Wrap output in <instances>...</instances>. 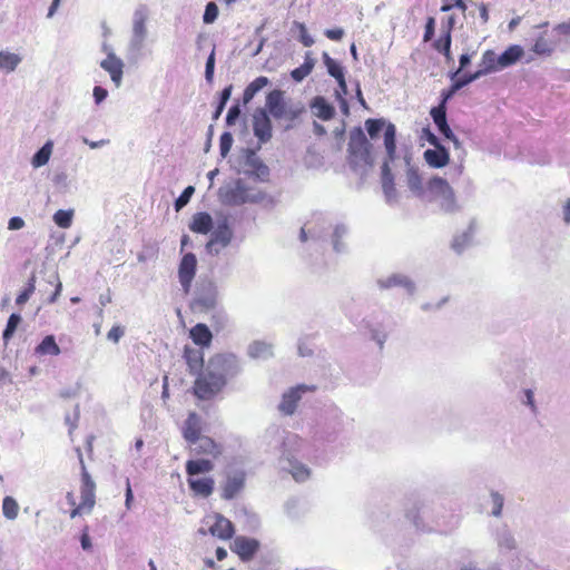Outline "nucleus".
I'll use <instances>...</instances> for the list:
<instances>
[{"mask_svg":"<svg viewBox=\"0 0 570 570\" xmlns=\"http://www.w3.org/2000/svg\"><path fill=\"white\" fill-rule=\"evenodd\" d=\"M187 444L190 453L196 456L185 464L189 490L195 497L208 498L215 490V480L212 476L200 478L199 474H207L214 470V460L222 455L223 446L207 435H202L197 441Z\"/></svg>","mask_w":570,"mask_h":570,"instance_id":"nucleus-1","label":"nucleus"},{"mask_svg":"<svg viewBox=\"0 0 570 570\" xmlns=\"http://www.w3.org/2000/svg\"><path fill=\"white\" fill-rule=\"evenodd\" d=\"M240 371L239 360L233 353H217L209 357L205 368L197 374L193 394L203 401L216 397L229 379Z\"/></svg>","mask_w":570,"mask_h":570,"instance_id":"nucleus-2","label":"nucleus"},{"mask_svg":"<svg viewBox=\"0 0 570 570\" xmlns=\"http://www.w3.org/2000/svg\"><path fill=\"white\" fill-rule=\"evenodd\" d=\"M347 163L354 171L367 173L374 165L373 146L361 128L350 132Z\"/></svg>","mask_w":570,"mask_h":570,"instance_id":"nucleus-3","label":"nucleus"},{"mask_svg":"<svg viewBox=\"0 0 570 570\" xmlns=\"http://www.w3.org/2000/svg\"><path fill=\"white\" fill-rule=\"evenodd\" d=\"M80 466H81V485H80V497L81 502L79 504L76 503V499L72 492L67 493V501L72 507L70 511V518H76L77 515L88 514L92 511L96 504V484L91 479L89 472L87 471L85 461L80 455Z\"/></svg>","mask_w":570,"mask_h":570,"instance_id":"nucleus-4","label":"nucleus"},{"mask_svg":"<svg viewBox=\"0 0 570 570\" xmlns=\"http://www.w3.org/2000/svg\"><path fill=\"white\" fill-rule=\"evenodd\" d=\"M430 200L440 203V208L445 213H452L458 208L455 194L450 184L442 177H432L426 185Z\"/></svg>","mask_w":570,"mask_h":570,"instance_id":"nucleus-5","label":"nucleus"},{"mask_svg":"<svg viewBox=\"0 0 570 570\" xmlns=\"http://www.w3.org/2000/svg\"><path fill=\"white\" fill-rule=\"evenodd\" d=\"M365 128L368 136L374 139L379 132L384 129V147L387 155V161H394L396 158V128L393 124H385L384 119H367Z\"/></svg>","mask_w":570,"mask_h":570,"instance_id":"nucleus-6","label":"nucleus"},{"mask_svg":"<svg viewBox=\"0 0 570 570\" xmlns=\"http://www.w3.org/2000/svg\"><path fill=\"white\" fill-rule=\"evenodd\" d=\"M266 108L275 119L294 121L303 112V108L289 106L284 99V92L273 90L266 97Z\"/></svg>","mask_w":570,"mask_h":570,"instance_id":"nucleus-7","label":"nucleus"},{"mask_svg":"<svg viewBox=\"0 0 570 570\" xmlns=\"http://www.w3.org/2000/svg\"><path fill=\"white\" fill-rule=\"evenodd\" d=\"M265 198V194L254 187L247 186L242 180H237L233 188L227 191V199L233 205L245 203H258Z\"/></svg>","mask_w":570,"mask_h":570,"instance_id":"nucleus-8","label":"nucleus"},{"mask_svg":"<svg viewBox=\"0 0 570 570\" xmlns=\"http://www.w3.org/2000/svg\"><path fill=\"white\" fill-rule=\"evenodd\" d=\"M246 472L235 470L226 473L225 480L220 485V497L224 500L235 499L245 488Z\"/></svg>","mask_w":570,"mask_h":570,"instance_id":"nucleus-9","label":"nucleus"},{"mask_svg":"<svg viewBox=\"0 0 570 570\" xmlns=\"http://www.w3.org/2000/svg\"><path fill=\"white\" fill-rule=\"evenodd\" d=\"M233 238V230L228 223L225 220L216 227L213 232L209 240L206 244V248L209 253L218 254L222 248L227 247Z\"/></svg>","mask_w":570,"mask_h":570,"instance_id":"nucleus-10","label":"nucleus"},{"mask_svg":"<svg viewBox=\"0 0 570 570\" xmlns=\"http://www.w3.org/2000/svg\"><path fill=\"white\" fill-rule=\"evenodd\" d=\"M197 259L195 254L187 253L183 256L179 267L178 277L184 292L187 294L190 291L193 279L196 275Z\"/></svg>","mask_w":570,"mask_h":570,"instance_id":"nucleus-11","label":"nucleus"},{"mask_svg":"<svg viewBox=\"0 0 570 570\" xmlns=\"http://www.w3.org/2000/svg\"><path fill=\"white\" fill-rule=\"evenodd\" d=\"M259 549V542L256 539L237 537L230 550L236 553L242 561H249L256 554Z\"/></svg>","mask_w":570,"mask_h":570,"instance_id":"nucleus-12","label":"nucleus"},{"mask_svg":"<svg viewBox=\"0 0 570 570\" xmlns=\"http://www.w3.org/2000/svg\"><path fill=\"white\" fill-rule=\"evenodd\" d=\"M254 135L261 142L272 138V122L266 109H257L253 116Z\"/></svg>","mask_w":570,"mask_h":570,"instance_id":"nucleus-13","label":"nucleus"},{"mask_svg":"<svg viewBox=\"0 0 570 570\" xmlns=\"http://www.w3.org/2000/svg\"><path fill=\"white\" fill-rule=\"evenodd\" d=\"M314 390L315 386H308L304 384L291 389L287 393L283 395L282 401L279 403V411L286 415H292L297 407V403L302 397V393Z\"/></svg>","mask_w":570,"mask_h":570,"instance_id":"nucleus-14","label":"nucleus"},{"mask_svg":"<svg viewBox=\"0 0 570 570\" xmlns=\"http://www.w3.org/2000/svg\"><path fill=\"white\" fill-rule=\"evenodd\" d=\"M212 518L214 522L209 525V533L222 540L232 539L235 533L232 521L219 513H215Z\"/></svg>","mask_w":570,"mask_h":570,"instance_id":"nucleus-15","label":"nucleus"},{"mask_svg":"<svg viewBox=\"0 0 570 570\" xmlns=\"http://www.w3.org/2000/svg\"><path fill=\"white\" fill-rule=\"evenodd\" d=\"M203 432V420L196 412H190L184 422L181 434L184 440L189 443L197 441V438L202 436Z\"/></svg>","mask_w":570,"mask_h":570,"instance_id":"nucleus-16","label":"nucleus"},{"mask_svg":"<svg viewBox=\"0 0 570 570\" xmlns=\"http://www.w3.org/2000/svg\"><path fill=\"white\" fill-rule=\"evenodd\" d=\"M431 117L436 125L439 131L449 140L453 141L455 146H459V140L452 132L446 121V107L436 106L431 109Z\"/></svg>","mask_w":570,"mask_h":570,"instance_id":"nucleus-17","label":"nucleus"},{"mask_svg":"<svg viewBox=\"0 0 570 570\" xmlns=\"http://www.w3.org/2000/svg\"><path fill=\"white\" fill-rule=\"evenodd\" d=\"M100 67L109 72L110 78L116 87L121 85L124 73V62L112 52L108 53L106 59L100 62Z\"/></svg>","mask_w":570,"mask_h":570,"instance_id":"nucleus-18","label":"nucleus"},{"mask_svg":"<svg viewBox=\"0 0 570 570\" xmlns=\"http://www.w3.org/2000/svg\"><path fill=\"white\" fill-rule=\"evenodd\" d=\"M183 357L190 374H198L205 368L203 351L186 345L183 351Z\"/></svg>","mask_w":570,"mask_h":570,"instance_id":"nucleus-19","label":"nucleus"},{"mask_svg":"<svg viewBox=\"0 0 570 570\" xmlns=\"http://www.w3.org/2000/svg\"><path fill=\"white\" fill-rule=\"evenodd\" d=\"M423 156L428 165L432 168H442L450 161L449 151L442 145L434 147V149H426Z\"/></svg>","mask_w":570,"mask_h":570,"instance_id":"nucleus-20","label":"nucleus"},{"mask_svg":"<svg viewBox=\"0 0 570 570\" xmlns=\"http://www.w3.org/2000/svg\"><path fill=\"white\" fill-rule=\"evenodd\" d=\"M214 227L212 216L206 212H199L193 215L189 223V229L197 234H208Z\"/></svg>","mask_w":570,"mask_h":570,"instance_id":"nucleus-21","label":"nucleus"},{"mask_svg":"<svg viewBox=\"0 0 570 570\" xmlns=\"http://www.w3.org/2000/svg\"><path fill=\"white\" fill-rule=\"evenodd\" d=\"M189 337L200 347H209L213 341V334L208 326L204 323H198L189 330Z\"/></svg>","mask_w":570,"mask_h":570,"instance_id":"nucleus-22","label":"nucleus"},{"mask_svg":"<svg viewBox=\"0 0 570 570\" xmlns=\"http://www.w3.org/2000/svg\"><path fill=\"white\" fill-rule=\"evenodd\" d=\"M523 55V50L520 46L509 47L499 58L498 66L491 65L492 69H501L515 63Z\"/></svg>","mask_w":570,"mask_h":570,"instance_id":"nucleus-23","label":"nucleus"},{"mask_svg":"<svg viewBox=\"0 0 570 570\" xmlns=\"http://www.w3.org/2000/svg\"><path fill=\"white\" fill-rule=\"evenodd\" d=\"M314 115L322 120H330L335 115L334 107L324 97L317 96L311 105Z\"/></svg>","mask_w":570,"mask_h":570,"instance_id":"nucleus-24","label":"nucleus"},{"mask_svg":"<svg viewBox=\"0 0 570 570\" xmlns=\"http://www.w3.org/2000/svg\"><path fill=\"white\" fill-rule=\"evenodd\" d=\"M324 65L326 66L327 72L337 80L341 87L345 88V77L342 66L331 58L327 52H323L322 55Z\"/></svg>","mask_w":570,"mask_h":570,"instance_id":"nucleus-25","label":"nucleus"},{"mask_svg":"<svg viewBox=\"0 0 570 570\" xmlns=\"http://www.w3.org/2000/svg\"><path fill=\"white\" fill-rule=\"evenodd\" d=\"M35 353L37 355H51L58 356L61 351L59 345L56 343L53 335H47L42 338V341L36 346Z\"/></svg>","mask_w":570,"mask_h":570,"instance_id":"nucleus-26","label":"nucleus"},{"mask_svg":"<svg viewBox=\"0 0 570 570\" xmlns=\"http://www.w3.org/2000/svg\"><path fill=\"white\" fill-rule=\"evenodd\" d=\"M452 33L449 30H441L440 37L432 43V47L438 52L442 53L448 60L452 59L451 56Z\"/></svg>","mask_w":570,"mask_h":570,"instance_id":"nucleus-27","label":"nucleus"},{"mask_svg":"<svg viewBox=\"0 0 570 570\" xmlns=\"http://www.w3.org/2000/svg\"><path fill=\"white\" fill-rule=\"evenodd\" d=\"M268 83H269V80L265 76H259L256 79H254L252 82H249L243 92L244 105H247L249 101H252V99L255 97V95L259 90H262L264 87H266Z\"/></svg>","mask_w":570,"mask_h":570,"instance_id":"nucleus-28","label":"nucleus"},{"mask_svg":"<svg viewBox=\"0 0 570 570\" xmlns=\"http://www.w3.org/2000/svg\"><path fill=\"white\" fill-rule=\"evenodd\" d=\"M315 60L312 58L311 52L305 55L303 65L291 71V77L296 81H303L314 69Z\"/></svg>","mask_w":570,"mask_h":570,"instance_id":"nucleus-29","label":"nucleus"},{"mask_svg":"<svg viewBox=\"0 0 570 570\" xmlns=\"http://www.w3.org/2000/svg\"><path fill=\"white\" fill-rule=\"evenodd\" d=\"M407 186L417 197H423L425 195L423 179L416 170H410L407 173Z\"/></svg>","mask_w":570,"mask_h":570,"instance_id":"nucleus-30","label":"nucleus"},{"mask_svg":"<svg viewBox=\"0 0 570 570\" xmlns=\"http://www.w3.org/2000/svg\"><path fill=\"white\" fill-rule=\"evenodd\" d=\"M52 142L47 141L32 157L31 164L35 168L45 166L51 156Z\"/></svg>","mask_w":570,"mask_h":570,"instance_id":"nucleus-31","label":"nucleus"},{"mask_svg":"<svg viewBox=\"0 0 570 570\" xmlns=\"http://www.w3.org/2000/svg\"><path fill=\"white\" fill-rule=\"evenodd\" d=\"M21 58L11 52L0 51V69H4L7 71H13L17 66L20 63Z\"/></svg>","mask_w":570,"mask_h":570,"instance_id":"nucleus-32","label":"nucleus"},{"mask_svg":"<svg viewBox=\"0 0 570 570\" xmlns=\"http://www.w3.org/2000/svg\"><path fill=\"white\" fill-rule=\"evenodd\" d=\"M20 323H21V316L19 314L13 313L9 316L6 328L2 333V338H3L4 343H8L12 338V336Z\"/></svg>","mask_w":570,"mask_h":570,"instance_id":"nucleus-33","label":"nucleus"},{"mask_svg":"<svg viewBox=\"0 0 570 570\" xmlns=\"http://www.w3.org/2000/svg\"><path fill=\"white\" fill-rule=\"evenodd\" d=\"M73 210L59 209L53 214V222L60 228H69L72 224Z\"/></svg>","mask_w":570,"mask_h":570,"instance_id":"nucleus-34","label":"nucleus"},{"mask_svg":"<svg viewBox=\"0 0 570 570\" xmlns=\"http://www.w3.org/2000/svg\"><path fill=\"white\" fill-rule=\"evenodd\" d=\"M2 512H3V515L9 520H13L18 517L19 505L12 497H6L3 499Z\"/></svg>","mask_w":570,"mask_h":570,"instance_id":"nucleus-35","label":"nucleus"},{"mask_svg":"<svg viewBox=\"0 0 570 570\" xmlns=\"http://www.w3.org/2000/svg\"><path fill=\"white\" fill-rule=\"evenodd\" d=\"M194 193H195L194 186H188L183 190V193L179 195V197L175 202L176 212H179L183 207H185L189 203Z\"/></svg>","mask_w":570,"mask_h":570,"instance_id":"nucleus-36","label":"nucleus"},{"mask_svg":"<svg viewBox=\"0 0 570 570\" xmlns=\"http://www.w3.org/2000/svg\"><path fill=\"white\" fill-rule=\"evenodd\" d=\"M35 282H36V278H35V276H32L29 279V283L26 286V288L17 296V298H16L17 305H22L30 298V296L33 294V292L36 289Z\"/></svg>","mask_w":570,"mask_h":570,"instance_id":"nucleus-37","label":"nucleus"},{"mask_svg":"<svg viewBox=\"0 0 570 570\" xmlns=\"http://www.w3.org/2000/svg\"><path fill=\"white\" fill-rule=\"evenodd\" d=\"M218 16V7L215 2H208L205 8L203 20L205 23H213Z\"/></svg>","mask_w":570,"mask_h":570,"instance_id":"nucleus-38","label":"nucleus"},{"mask_svg":"<svg viewBox=\"0 0 570 570\" xmlns=\"http://www.w3.org/2000/svg\"><path fill=\"white\" fill-rule=\"evenodd\" d=\"M214 70H215V49L209 53L206 67H205V78L208 83H212L214 80Z\"/></svg>","mask_w":570,"mask_h":570,"instance_id":"nucleus-39","label":"nucleus"},{"mask_svg":"<svg viewBox=\"0 0 570 570\" xmlns=\"http://www.w3.org/2000/svg\"><path fill=\"white\" fill-rule=\"evenodd\" d=\"M291 473L296 481H304L309 476V470L301 463L293 465Z\"/></svg>","mask_w":570,"mask_h":570,"instance_id":"nucleus-40","label":"nucleus"},{"mask_svg":"<svg viewBox=\"0 0 570 570\" xmlns=\"http://www.w3.org/2000/svg\"><path fill=\"white\" fill-rule=\"evenodd\" d=\"M232 145H233L232 134L230 132L222 134L220 139H219V148H220V154L223 157H225L229 153Z\"/></svg>","mask_w":570,"mask_h":570,"instance_id":"nucleus-41","label":"nucleus"},{"mask_svg":"<svg viewBox=\"0 0 570 570\" xmlns=\"http://www.w3.org/2000/svg\"><path fill=\"white\" fill-rule=\"evenodd\" d=\"M435 31V19L433 17H429L426 19L425 28H424V35H423V41L428 42L431 41L434 37Z\"/></svg>","mask_w":570,"mask_h":570,"instance_id":"nucleus-42","label":"nucleus"},{"mask_svg":"<svg viewBox=\"0 0 570 570\" xmlns=\"http://www.w3.org/2000/svg\"><path fill=\"white\" fill-rule=\"evenodd\" d=\"M125 335V328L120 325H114L107 333V338L112 343H118Z\"/></svg>","mask_w":570,"mask_h":570,"instance_id":"nucleus-43","label":"nucleus"},{"mask_svg":"<svg viewBox=\"0 0 570 570\" xmlns=\"http://www.w3.org/2000/svg\"><path fill=\"white\" fill-rule=\"evenodd\" d=\"M533 51L540 55H549L551 52V49L547 40L543 37H540L533 45Z\"/></svg>","mask_w":570,"mask_h":570,"instance_id":"nucleus-44","label":"nucleus"},{"mask_svg":"<svg viewBox=\"0 0 570 570\" xmlns=\"http://www.w3.org/2000/svg\"><path fill=\"white\" fill-rule=\"evenodd\" d=\"M299 29V40L305 47H311L314 43V39L308 35L304 23H297Z\"/></svg>","mask_w":570,"mask_h":570,"instance_id":"nucleus-45","label":"nucleus"},{"mask_svg":"<svg viewBox=\"0 0 570 570\" xmlns=\"http://www.w3.org/2000/svg\"><path fill=\"white\" fill-rule=\"evenodd\" d=\"M481 75V71H478L473 75H470V76H465L461 79H458L455 82L452 83V86L454 87V90H460L462 87L466 86L468 83H470L471 81L475 80L479 76Z\"/></svg>","mask_w":570,"mask_h":570,"instance_id":"nucleus-46","label":"nucleus"},{"mask_svg":"<svg viewBox=\"0 0 570 570\" xmlns=\"http://www.w3.org/2000/svg\"><path fill=\"white\" fill-rule=\"evenodd\" d=\"M493 510L492 514L499 517L503 508V498L499 493H492Z\"/></svg>","mask_w":570,"mask_h":570,"instance_id":"nucleus-47","label":"nucleus"},{"mask_svg":"<svg viewBox=\"0 0 570 570\" xmlns=\"http://www.w3.org/2000/svg\"><path fill=\"white\" fill-rule=\"evenodd\" d=\"M239 115H240V109H239L238 105H235V106L230 107L228 112H227V116H226L227 125L228 126L234 125L236 119L239 117Z\"/></svg>","mask_w":570,"mask_h":570,"instance_id":"nucleus-48","label":"nucleus"},{"mask_svg":"<svg viewBox=\"0 0 570 570\" xmlns=\"http://www.w3.org/2000/svg\"><path fill=\"white\" fill-rule=\"evenodd\" d=\"M389 163L390 161H387V159H386L383 165V174H384L383 187H384L385 193H389V190L392 189V187H393L392 178L389 177L390 176Z\"/></svg>","mask_w":570,"mask_h":570,"instance_id":"nucleus-49","label":"nucleus"},{"mask_svg":"<svg viewBox=\"0 0 570 570\" xmlns=\"http://www.w3.org/2000/svg\"><path fill=\"white\" fill-rule=\"evenodd\" d=\"M325 36L330 39V40H333V41H340L343 36H344V31L343 29L341 28H335V29H327L325 31Z\"/></svg>","mask_w":570,"mask_h":570,"instance_id":"nucleus-50","label":"nucleus"},{"mask_svg":"<svg viewBox=\"0 0 570 570\" xmlns=\"http://www.w3.org/2000/svg\"><path fill=\"white\" fill-rule=\"evenodd\" d=\"M107 95H108V92L105 88H102L100 86H96L94 88V98L97 104H100L102 100H105Z\"/></svg>","mask_w":570,"mask_h":570,"instance_id":"nucleus-51","label":"nucleus"},{"mask_svg":"<svg viewBox=\"0 0 570 570\" xmlns=\"http://www.w3.org/2000/svg\"><path fill=\"white\" fill-rule=\"evenodd\" d=\"M24 226V220L21 217H12L9 219L8 228L11 230L20 229Z\"/></svg>","mask_w":570,"mask_h":570,"instance_id":"nucleus-52","label":"nucleus"},{"mask_svg":"<svg viewBox=\"0 0 570 570\" xmlns=\"http://www.w3.org/2000/svg\"><path fill=\"white\" fill-rule=\"evenodd\" d=\"M455 92H456V90H454L453 86H451L448 90H443L441 94L442 99H441V102L439 104V106L446 107L448 100L451 99Z\"/></svg>","mask_w":570,"mask_h":570,"instance_id":"nucleus-53","label":"nucleus"},{"mask_svg":"<svg viewBox=\"0 0 570 570\" xmlns=\"http://www.w3.org/2000/svg\"><path fill=\"white\" fill-rule=\"evenodd\" d=\"M232 90H233V86L229 85L227 87H225L222 92H220V101L219 104L220 105H224L226 106V102L229 100L230 98V95H232Z\"/></svg>","mask_w":570,"mask_h":570,"instance_id":"nucleus-54","label":"nucleus"},{"mask_svg":"<svg viewBox=\"0 0 570 570\" xmlns=\"http://www.w3.org/2000/svg\"><path fill=\"white\" fill-rule=\"evenodd\" d=\"M81 547L83 550H89L91 549V541H90V538H89V534H88V528H86L81 534Z\"/></svg>","mask_w":570,"mask_h":570,"instance_id":"nucleus-55","label":"nucleus"},{"mask_svg":"<svg viewBox=\"0 0 570 570\" xmlns=\"http://www.w3.org/2000/svg\"><path fill=\"white\" fill-rule=\"evenodd\" d=\"M455 18L454 16H450L445 22H442L441 30H449L450 33H452V30L454 28Z\"/></svg>","mask_w":570,"mask_h":570,"instance_id":"nucleus-56","label":"nucleus"},{"mask_svg":"<svg viewBox=\"0 0 570 570\" xmlns=\"http://www.w3.org/2000/svg\"><path fill=\"white\" fill-rule=\"evenodd\" d=\"M554 30L561 35H570V21L559 23L558 26H556Z\"/></svg>","mask_w":570,"mask_h":570,"instance_id":"nucleus-57","label":"nucleus"},{"mask_svg":"<svg viewBox=\"0 0 570 570\" xmlns=\"http://www.w3.org/2000/svg\"><path fill=\"white\" fill-rule=\"evenodd\" d=\"M425 132H426L428 141L432 146H434V147L441 146L439 138L433 132H431L429 129H426Z\"/></svg>","mask_w":570,"mask_h":570,"instance_id":"nucleus-58","label":"nucleus"},{"mask_svg":"<svg viewBox=\"0 0 570 570\" xmlns=\"http://www.w3.org/2000/svg\"><path fill=\"white\" fill-rule=\"evenodd\" d=\"M132 499H134V494H132V490H131V487H130V482H129V480H127L126 505H127L128 509L130 508V503H131Z\"/></svg>","mask_w":570,"mask_h":570,"instance_id":"nucleus-59","label":"nucleus"},{"mask_svg":"<svg viewBox=\"0 0 570 570\" xmlns=\"http://www.w3.org/2000/svg\"><path fill=\"white\" fill-rule=\"evenodd\" d=\"M479 11H480V17H481L482 21L483 22H488V20H489V10H488L487 4L481 3L479 6Z\"/></svg>","mask_w":570,"mask_h":570,"instance_id":"nucleus-60","label":"nucleus"},{"mask_svg":"<svg viewBox=\"0 0 570 570\" xmlns=\"http://www.w3.org/2000/svg\"><path fill=\"white\" fill-rule=\"evenodd\" d=\"M61 289H62V285L60 282L57 283L56 285V289L53 292V294L51 295V297L48 299L49 303H53L56 302L57 297L60 295L61 293Z\"/></svg>","mask_w":570,"mask_h":570,"instance_id":"nucleus-61","label":"nucleus"},{"mask_svg":"<svg viewBox=\"0 0 570 570\" xmlns=\"http://www.w3.org/2000/svg\"><path fill=\"white\" fill-rule=\"evenodd\" d=\"M61 0H52V3L49 8V11H48V17L51 18L55 12L57 11L59 4H60Z\"/></svg>","mask_w":570,"mask_h":570,"instance_id":"nucleus-62","label":"nucleus"},{"mask_svg":"<svg viewBox=\"0 0 570 570\" xmlns=\"http://www.w3.org/2000/svg\"><path fill=\"white\" fill-rule=\"evenodd\" d=\"M226 557H227V551H226L224 548L218 547V548L216 549V558H217V560L222 561V560H224Z\"/></svg>","mask_w":570,"mask_h":570,"instance_id":"nucleus-63","label":"nucleus"},{"mask_svg":"<svg viewBox=\"0 0 570 570\" xmlns=\"http://www.w3.org/2000/svg\"><path fill=\"white\" fill-rule=\"evenodd\" d=\"M564 222L570 223V200L567 202L564 207Z\"/></svg>","mask_w":570,"mask_h":570,"instance_id":"nucleus-64","label":"nucleus"}]
</instances>
